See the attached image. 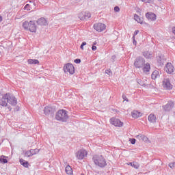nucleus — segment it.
I'll return each mask as SVG.
<instances>
[{"mask_svg":"<svg viewBox=\"0 0 175 175\" xmlns=\"http://www.w3.org/2000/svg\"><path fill=\"white\" fill-rule=\"evenodd\" d=\"M57 121H60L61 122H66L69 119V116H68V111L65 109L59 110L55 117Z\"/></svg>","mask_w":175,"mask_h":175,"instance_id":"f257e3e1","label":"nucleus"},{"mask_svg":"<svg viewBox=\"0 0 175 175\" xmlns=\"http://www.w3.org/2000/svg\"><path fill=\"white\" fill-rule=\"evenodd\" d=\"M23 27L26 31H30V32H36L37 26L36 23H35V21H25L23 23Z\"/></svg>","mask_w":175,"mask_h":175,"instance_id":"f03ea898","label":"nucleus"},{"mask_svg":"<svg viewBox=\"0 0 175 175\" xmlns=\"http://www.w3.org/2000/svg\"><path fill=\"white\" fill-rule=\"evenodd\" d=\"M93 161L96 165V166H99V167H105L107 165V163H106V159H105V157L103 156L100 155L98 157H94Z\"/></svg>","mask_w":175,"mask_h":175,"instance_id":"7ed1b4c3","label":"nucleus"},{"mask_svg":"<svg viewBox=\"0 0 175 175\" xmlns=\"http://www.w3.org/2000/svg\"><path fill=\"white\" fill-rule=\"evenodd\" d=\"M144 65H146V59L143 58V57L139 56L136 57L134 62V66L137 68V69H142Z\"/></svg>","mask_w":175,"mask_h":175,"instance_id":"20e7f679","label":"nucleus"},{"mask_svg":"<svg viewBox=\"0 0 175 175\" xmlns=\"http://www.w3.org/2000/svg\"><path fill=\"white\" fill-rule=\"evenodd\" d=\"M64 71L65 73L69 72L70 75H74L75 74V66L73 64L70 63H68L64 66Z\"/></svg>","mask_w":175,"mask_h":175,"instance_id":"39448f33","label":"nucleus"},{"mask_svg":"<svg viewBox=\"0 0 175 175\" xmlns=\"http://www.w3.org/2000/svg\"><path fill=\"white\" fill-rule=\"evenodd\" d=\"M8 95V102L12 106L17 105V98L10 93H7Z\"/></svg>","mask_w":175,"mask_h":175,"instance_id":"423d86ee","label":"nucleus"},{"mask_svg":"<svg viewBox=\"0 0 175 175\" xmlns=\"http://www.w3.org/2000/svg\"><path fill=\"white\" fill-rule=\"evenodd\" d=\"M174 107V102H173L172 100L168 101L166 105L162 106L163 110L165 112L171 111V110H173Z\"/></svg>","mask_w":175,"mask_h":175,"instance_id":"0eeeda50","label":"nucleus"},{"mask_svg":"<svg viewBox=\"0 0 175 175\" xmlns=\"http://www.w3.org/2000/svg\"><path fill=\"white\" fill-rule=\"evenodd\" d=\"M78 17L80 18V20L84 21V20H88V18H91V13H90L88 11L82 12L79 14Z\"/></svg>","mask_w":175,"mask_h":175,"instance_id":"6e6552de","label":"nucleus"},{"mask_svg":"<svg viewBox=\"0 0 175 175\" xmlns=\"http://www.w3.org/2000/svg\"><path fill=\"white\" fill-rule=\"evenodd\" d=\"M87 154H88L87 150L84 149H81L76 153V157L77 158V159H79L81 161V159H84V158L87 157Z\"/></svg>","mask_w":175,"mask_h":175,"instance_id":"1a4fd4ad","label":"nucleus"},{"mask_svg":"<svg viewBox=\"0 0 175 175\" xmlns=\"http://www.w3.org/2000/svg\"><path fill=\"white\" fill-rule=\"evenodd\" d=\"M157 61L159 66H163L166 62V57L163 55L157 56Z\"/></svg>","mask_w":175,"mask_h":175,"instance_id":"9d476101","label":"nucleus"},{"mask_svg":"<svg viewBox=\"0 0 175 175\" xmlns=\"http://www.w3.org/2000/svg\"><path fill=\"white\" fill-rule=\"evenodd\" d=\"M94 29L97 31V32H102L106 29V25L103 23H96L94 25Z\"/></svg>","mask_w":175,"mask_h":175,"instance_id":"9b49d317","label":"nucleus"},{"mask_svg":"<svg viewBox=\"0 0 175 175\" xmlns=\"http://www.w3.org/2000/svg\"><path fill=\"white\" fill-rule=\"evenodd\" d=\"M110 123L112 125H114V126L121 127V126H122V125H124V123L122 122H121V120H120V119H117L115 118H111L110 119Z\"/></svg>","mask_w":175,"mask_h":175,"instance_id":"f8f14e48","label":"nucleus"},{"mask_svg":"<svg viewBox=\"0 0 175 175\" xmlns=\"http://www.w3.org/2000/svg\"><path fill=\"white\" fill-rule=\"evenodd\" d=\"M165 70L168 75H172L173 72H174V66H173V64L172 63H167L165 67Z\"/></svg>","mask_w":175,"mask_h":175,"instance_id":"ddd939ff","label":"nucleus"},{"mask_svg":"<svg viewBox=\"0 0 175 175\" xmlns=\"http://www.w3.org/2000/svg\"><path fill=\"white\" fill-rule=\"evenodd\" d=\"M54 111H55V109L50 105L46 106L44 108V114H45V116H49V114H53Z\"/></svg>","mask_w":175,"mask_h":175,"instance_id":"4468645a","label":"nucleus"},{"mask_svg":"<svg viewBox=\"0 0 175 175\" xmlns=\"http://www.w3.org/2000/svg\"><path fill=\"white\" fill-rule=\"evenodd\" d=\"M163 87L165 88V90H172V85L170 83V79H164L163 81Z\"/></svg>","mask_w":175,"mask_h":175,"instance_id":"2eb2a0df","label":"nucleus"},{"mask_svg":"<svg viewBox=\"0 0 175 175\" xmlns=\"http://www.w3.org/2000/svg\"><path fill=\"white\" fill-rule=\"evenodd\" d=\"M8 93L4 94L2 98L0 99V106H3V107H6L8 106Z\"/></svg>","mask_w":175,"mask_h":175,"instance_id":"dca6fc26","label":"nucleus"},{"mask_svg":"<svg viewBox=\"0 0 175 175\" xmlns=\"http://www.w3.org/2000/svg\"><path fill=\"white\" fill-rule=\"evenodd\" d=\"M146 17L150 21H155L157 20V15L152 12H147L146 14Z\"/></svg>","mask_w":175,"mask_h":175,"instance_id":"f3484780","label":"nucleus"},{"mask_svg":"<svg viewBox=\"0 0 175 175\" xmlns=\"http://www.w3.org/2000/svg\"><path fill=\"white\" fill-rule=\"evenodd\" d=\"M36 23H37L38 25H40L41 27L46 26V25H49V23H47V20H46V18H44L43 17L38 19Z\"/></svg>","mask_w":175,"mask_h":175,"instance_id":"a211bd4d","label":"nucleus"},{"mask_svg":"<svg viewBox=\"0 0 175 175\" xmlns=\"http://www.w3.org/2000/svg\"><path fill=\"white\" fill-rule=\"evenodd\" d=\"M148 120L149 122L154 124V123L157 122V116H155V115L151 113L148 116Z\"/></svg>","mask_w":175,"mask_h":175,"instance_id":"6ab92c4d","label":"nucleus"},{"mask_svg":"<svg viewBox=\"0 0 175 175\" xmlns=\"http://www.w3.org/2000/svg\"><path fill=\"white\" fill-rule=\"evenodd\" d=\"M150 69H151V66L149 63H145L144 66L142 67V70L144 73H147V72H150Z\"/></svg>","mask_w":175,"mask_h":175,"instance_id":"aec40b11","label":"nucleus"},{"mask_svg":"<svg viewBox=\"0 0 175 175\" xmlns=\"http://www.w3.org/2000/svg\"><path fill=\"white\" fill-rule=\"evenodd\" d=\"M131 116L133 118H139V117H142V113L138 112L137 111H133L131 112Z\"/></svg>","mask_w":175,"mask_h":175,"instance_id":"412c9836","label":"nucleus"},{"mask_svg":"<svg viewBox=\"0 0 175 175\" xmlns=\"http://www.w3.org/2000/svg\"><path fill=\"white\" fill-rule=\"evenodd\" d=\"M65 172L66 174H68V175L73 174V170H72V167H70V165H67L66 167Z\"/></svg>","mask_w":175,"mask_h":175,"instance_id":"4be33fe9","label":"nucleus"},{"mask_svg":"<svg viewBox=\"0 0 175 175\" xmlns=\"http://www.w3.org/2000/svg\"><path fill=\"white\" fill-rule=\"evenodd\" d=\"M143 55L144 57H145V58H147L148 59L150 58H152V52L145 51L143 53Z\"/></svg>","mask_w":175,"mask_h":175,"instance_id":"5701e85b","label":"nucleus"},{"mask_svg":"<svg viewBox=\"0 0 175 175\" xmlns=\"http://www.w3.org/2000/svg\"><path fill=\"white\" fill-rule=\"evenodd\" d=\"M27 62L29 65H38L39 64V60L33 59H29Z\"/></svg>","mask_w":175,"mask_h":175,"instance_id":"b1692460","label":"nucleus"},{"mask_svg":"<svg viewBox=\"0 0 175 175\" xmlns=\"http://www.w3.org/2000/svg\"><path fill=\"white\" fill-rule=\"evenodd\" d=\"M19 162H20L21 165H22V166H23L24 167H28V166H29V163H28V161H27L23 159H21L19 160Z\"/></svg>","mask_w":175,"mask_h":175,"instance_id":"393cba45","label":"nucleus"},{"mask_svg":"<svg viewBox=\"0 0 175 175\" xmlns=\"http://www.w3.org/2000/svg\"><path fill=\"white\" fill-rule=\"evenodd\" d=\"M136 137L137 139H140L141 140H143V142H147L148 140V138L146 135L142 134H139L136 136Z\"/></svg>","mask_w":175,"mask_h":175,"instance_id":"a878e982","label":"nucleus"},{"mask_svg":"<svg viewBox=\"0 0 175 175\" xmlns=\"http://www.w3.org/2000/svg\"><path fill=\"white\" fill-rule=\"evenodd\" d=\"M134 19L135 20V21H137L138 23H139V24H143V20H142V18H140V16H139V15L135 14Z\"/></svg>","mask_w":175,"mask_h":175,"instance_id":"bb28decb","label":"nucleus"},{"mask_svg":"<svg viewBox=\"0 0 175 175\" xmlns=\"http://www.w3.org/2000/svg\"><path fill=\"white\" fill-rule=\"evenodd\" d=\"M157 77H159V72L155 70L152 74V80H155V79H157Z\"/></svg>","mask_w":175,"mask_h":175,"instance_id":"cd10ccee","label":"nucleus"},{"mask_svg":"<svg viewBox=\"0 0 175 175\" xmlns=\"http://www.w3.org/2000/svg\"><path fill=\"white\" fill-rule=\"evenodd\" d=\"M6 157L2 155L0 157V163H8V159H5Z\"/></svg>","mask_w":175,"mask_h":175,"instance_id":"c85d7f7f","label":"nucleus"},{"mask_svg":"<svg viewBox=\"0 0 175 175\" xmlns=\"http://www.w3.org/2000/svg\"><path fill=\"white\" fill-rule=\"evenodd\" d=\"M129 165H130V166H132V167H134L135 169H139V165L136 164L135 162L129 163Z\"/></svg>","mask_w":175,"mask_h":175,"instance_id":"c756f323","label":"nucleus"},{"mask_svg":"<svg viewBox=\"0 0 175 175\" xmlns=\"http://www.w3.org/2000/svg\"><path fill=\"white\" fill-rule=\"evenodd\" d=\"M31 152V155H35L36 154H38L39 152V149H31L30 150Z\"/></svg>","mask_w":175,"mask_h":175,"instance_id":"7c9ffc66","label":"nucleus"},{"mask_svg":"<svg viewBox=\"0 0 175 175\" xmlns=\"http://www.w3.org/2000/svg\"><path fill=\"white\" fill-rule=\"evenodd\" d=\"M24 155L25 157H27L28 158H29V157H32V153L31 152V150L25 152Z\"/></svg>","mask_w":175,"mask_h":175,"instance_id":"2f4dec72","label":"nucleus"},{"mask_svg":"<svg viewBox=\"0 0 175 175\" xmlns=\"http://www.w3.org/2000/svg\"><path fill=\"white\" fill-rule=\"evenodd\" d=\"M170 169H175V161L169 163Z\"/></svg>","mask_w":175,"mask_h":175,"instance_id":"473e14b6","label":"nucleus"},{"mask_svg":"<svg viewBox=\"0 0 175 175\" xmlns=\"http://www.w3.org/2000/svg\"><path fill=\"white\" fill-rule=\"evenodd\" d=\"M122 99H124V100H126V102H129V100L128 99V98H126V96H125V94H122Z\"/></svg>","mask_w":175,"mask_h":175,"instance_id":"72a5a7b5","label":"nucleus"},{"mask_svg":"<svg viewBox=\"0 0 175 175\" xmlns=\"http://www.w3.org/2000/svg\"><path fill=\"white\" fill-rule=\"evenodd\" d=\"M137 83H138V84H139V85H144V83L142 81L141 79H137Z\"/></svg>","mask_w":175,"mask_h":175,"instance_id":"f704fd0d","label":"nucleus"},{"mask_svg":"<svg viewBox=\"0 0 175 175\" xmlns=\"http://www.w3.org/2000/svg\"><path fill=\"white\" fill-rule=\"evenodd\" d=\"M130 142L131 144H135L136 143V139L135 138L130 139Z\"/></svg>","mask_w":175,"mask_h":175,"instance_id":"c9c22d12","label":"nucleus"},{"mask_svg":"<svg viewBox=\"0 0 175 175\" xmlns=\"http://www.w3.org/2000/svg\"><path fill=\"white\" fill-rule=\"evenodd\" d=\"M137 43V42H136L135 36H133V44H134V46H136Z\"/></svg>","mask_w":175,"mask_h":175,"instance_id":"e433bc0d","label":"nucleus"},{"mask_svg":"<svg viewBox=\"0 0 175 175\" xmlns=\"http://www.w3.org/2000/svg\"><path fill=\"white\" fill-rule=\"evenodd\" d=\"M74 62H75V64H80V63L81 62V59H75L74 60Z\"/></svg>","mask_w":175,"mask_h":175,"instance_id":"4c0bfd02","label":"nucleus"},{"mask_svg":"<svg viewBox=\"0 0 175 175\" xmlns=\"http://www.w3.org/2000/svg\"><path fill=\"white\" fill-rule=\"evenodd\" d=\"M116 55H112L111 58V62H116Z\"/></svg>","mask_w":175,"mask_h":175,"instance_id":"58836bf2","label":"nucleus"},{"mask_svg":"<svg viewBox=\"0 0 175 175\" xmlns=\"http://www.w3.org/2000/svg\"><path fill=\"white\" fill-rule=\"evenodd\" d=\"M24 9L25 10H29V4H26Z\"/></svg>","mask_w":175,"mask_h":175,"instance_id":"ea45409f","label":"nucleus"},{"mask_svg":"<svg viewBox=\"0 0 175 175\" xmlns=\"http://www.w3.org/2000/svg\"><path fill=\"white\" fill-rule=\"evenodd\" d=\"M114 10H115V12H120V7L116 6V7L114 8Z\"/></svg>","mask_w":175,"mask_h":175,"instance_id":"a19ab883","label":"nucleus"},{"mask_svg":"<svg viewBox=\"0 0 175 175\" xmlns=\"http://www.w3.org/2000/svg\"><path fill=\"white\" fill-rule=\"evenodd\" d=\"M137 33H139V30H135L134 31L133 36L135 37L136 35H137Z\"/></svg>","mask_w":175,"mask_h":175,"instance_id":"79ce46f5","label":"nucleus"},{"mask_svg":"<svg viewBox=\"0 0 175 175\" xmlns=\"http://www.w3.org/2000/svg\"><path fill=\"white\" fill-rule=\"evenodd\" d=\"M92 50L93 51H95V50H96V46L93 45V46H92Z\"/></svg>","mask_w":175,"mask_h":175,"instance_id":"37998d69","label":"nucleus"},{"mask_svg":"<svg viewBox=\"0 0 175 175\" xmlns=\"http://www.w3.org/2000/svg\"><path fill=\"white\" fill-rule=\"evenodd\" d=\"M142 2H145L147 3V2H150V0H141Z\"/></svg>","mask_w":175,"mask_h":175,"instance_id":"c03bdc74","label":"nucleus"},{"mask_svg":"<svg viewBox=\"0 0 175 175\" xmlns=\"http://www.w3.org/2000/svg\"><path fill=\"white\" fill-rule=\"evenodd\" d=\"M86 44H87V42H83L81 44L82 46H85Z\"/></svg>","mask_w":175,"mask_h":175,"instance_id":"a18cd8bd","label":"nucleus"},{"mask_svg":"<svg viewBox=\"0 0 175 175\" xmlns=\"http://www.w3.org/2000/svg\"><path fill=\"white\" fill-rule=\"evenodd\" d=\"M107 72H108L109 73H111V70H105V73H107Z\"/></svg>","mask_w":175,"mask_h":175,"instance_id":"49530a36","label":"nucleus"},{"mask_svg":"<svg viewBox=\"0 0 175 175\" xmlns=\"http://www.w3.org/2000/svg\"><path fill=\"white\" fill-rule=\"evenodd\" d=\"M81 50H84V46H83L82 44H81Z\"/></svg>","mask_w":175,"mask_h":175,"instance_id":"de8ad7c7","label":"nucleus"},{"mask_svg":"<svg viewBox=\"0 0 175 175\" xmlns=\"http://www.w3.org/2000/svg\"><path fill=\"white\" fill-rule=\"evenodd\" d=\"M2 21V17L0 16V23Z\"/></svg>","mask_w":175,"mask_h":175,"instance_id":"09e8293b","label":"nucleus"},{"mask_svg":"<svg viewBox=\"0 0 175 175\" xmlns=\"http://www.w3.org/2000/svg\"><path fill=\"white\" fill-rule=\"evenodd\" d=\"M8 109H9L10 111L12 110V108L10 107H8Z\"/></svg>","mask_w":175,"mask_h":175,"instance_id":"8fccbe9b","label":"nucleus"},{"mask_svg":"<svg viewBox=\"0 0 175 175\" xmlns=\"http://www.w3.org/2000/svg\"><path fill=\"white\" fill-rule=\"evenodd\" d=\"M81 175H85L84 174H81Z\"/></svg>","mask_w":175,"mask_h":175,"instance_id":"3c124183","label":"nucleus"},{"mask_svg":"<svg viewBox=\"0 0 175 175\" xmlns=\"http://www.w3.org/2000/svg\"><path fill=\"white\" fill-rule=\"evenodd\" d=\"M159 1H162V0H159Z\"/></svg>","mask_w":175,"mask_h":175,"instance_id":"603ef678","label":"nucleus"},{"mask_svg":"<svg viewBox=\"0 0 175 175\" xmlns=\"http://www.w3.org/2000/svg\"><path fill=\"white\" fill-rule=\"evenodd\" d=\"M34 5H36V3H34Z\"/></svg>","mask_w":175,"mask_h":175,"instance_id":"864d4df0","label":"nucleus"}]
</instances>
